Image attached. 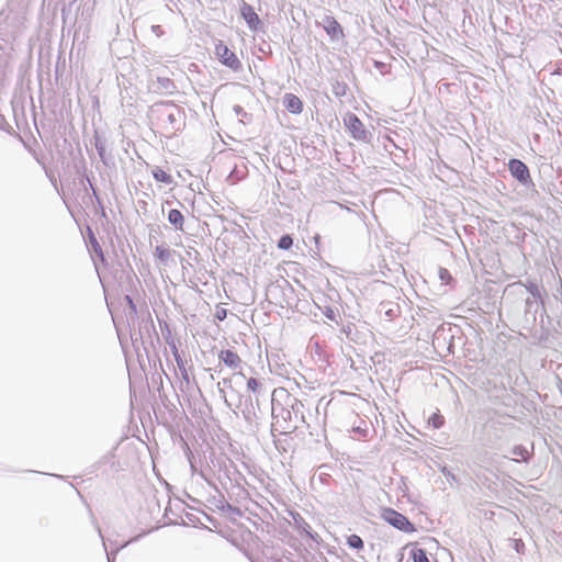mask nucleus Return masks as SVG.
I'll list each match as a JSON object with an SVG mask.
<instances>
[{"label":"nucleus","mask_w":562,"mask_h":562,"mask_svg":"<svg viewBox=\"0 0 562 562\" xmlns=\"http://www.w3.org/2000/svg\"><path fill=\"white\" fill-rule=\"evenodd\" d=\"M414 562H430L424 549L415 548L411 552Z\"/></svg>","instance_id":"12"},{"label":"nucleus","mask_w":562,"mask_h":562,"mask_svg":"<svg viewBox=\"0 0 562 562\" xmlns=\"http://www.w3.org/2000/svg\"><path fill=\"white\" fill-rule=\"evenodd\" d=\"M293 245V239L290 235H284L279 239L278 247L280 249H290Z\"/></svg>","instance_id":"14"},{"label":"nucleus","mask_w":562,"mask_h":562,"mask_svg":"<svg viewBox=\"0 0 562 562\" xmlns=\"http://www.w3.org/2000/svg\"><path fill=\"white\" fill-rule=\"evenodd\" d=\"M355 430L361 434L362 436H366L367 430H361L360 428H356Z\"/></svg>","instance_id":"19"},{"label":"nucleus","mask_w":562,"mask_h":562,"mask_svg":"<svg viewBox=\"0 0 562 562\" xmlns=\"http://www.w3.org/2000/svg\"><path fill=\"white\" fill-rule=\"evenodd\" d=\"M247 387L249 391L251 392H257L258 387H259V382L257 379L255 378H249L248 381H247Z\"/></svg>","instance_id":"16"},{"label":"nucleus","mask_w":562,"mask_h":562,"mask_svg":"<svg viewBox=\"0 0 562 562\" xmlns=\"http://www.w3.org/2000/svg\"><path fill=\"white\" fill-rule=\"evenodd\" d=\"M215 55L220 59V61L225 65L226 67L231 68L234 71H237L241 67V63L236 56V54L228 48V46L222 42L218 41L215 45Z\"/></svg>","instance_id":"2"},{"label":"nucleus","mask_w":562,"mask_h":562,"mask_svg":"<svg viewBox=\"0 0 562 562\" xmlns=\"http://www.w3.org/2000/svg\"><path fill=\"white\" fill-rule=\"evenodd\" d=\"M381 517L387 524L401 531L407 533H413L416 531L415 526L408 520V518L393 508H383L381 510Z\"/></svg>","instance_id":"1"},{"label":"nucleus","mask_w":562,"mask_h":562,"mask_svg":"<svg viewBox=\"0 0 562 562\" xmlns=\"http://www.w3.org/2000/svg\"><path fill=\"white\" fill-rule=\"evenodd\" d=\"M283 103L285 109L293 114H300L303 111L302 100L293 93H286Z\"/></svg>","instance_id":"7"},{"label":"nucleus","mask_w":562,"mask_h":562,"mask_svg":"<svg viewBox=\"0 0 562 562\" xmlns=\"http://www.w3.org/2000/svg\"><path fill=\"white\" fill-rule=\"evenodd\" d=\"M447 277H448L449 279H451V277H450V274H449L448 270H447V269H441V270H440V278H441V279H445V278H447Z\"/></svg>","instance_id":"17"},{"label":"nucleus","mask_w":562,"mask_h":562,"mask_svg":"<svg viewBox=\"0 0 562 562\" xmlns=\"http://www.w3.org/2000/svg\"><path fill=\"white\" fill-rule=\"evenodd\" d=\"M171 255H172V251L164 245L156 246L155 251H154L155 258L160 263H164V265L167 263L171 259Z\"/></svg>","instance_id":"9"},{"label":"nucleus","mask_w":562,"mask_h":562,"mask_svg":"<svg viewBox=\"0 0 562 562\" xmlns=\"http://www.w3.org/2000/svg\"><path fill=\"white\" fill-rule=\"evenodd\" d=\"M240 12L245 21L248 23V25L251 29H257V25L259 24V16L255 12L254 8L247 3H244V5L240 9Z\"/></svg>","instance_id":"8"},{"label":"nucleus","mask_w":562,"mask_h":562,"mask_svg":"<svg viewBox=\"0 0 562 562\" xmlns=\"http://www.w3.org/2000/svg\"><path fill=\"white\" fill-rule=\"evenodd\" d=\"M226 317V311L223 310L222 312L217 313V318L220 321H223Z\"/></svg>","instance_id":"18"},{"label":"nucleus","mask_w":562,"mask_h":562,"mask_svg":"<svg viewBox=\"0 0 562 562\" xmlns=\"http://www.w3.org/2000/svg\"><path fill=\"white\" fill-rule=\"evenodd\" d=\"M218 358L227 368L232 370L239 369L243 363L241 357L233 349L221 350Z\"/></svg>","instance_id":"5"},{"label":"nucleus","mask_w":562,"mask_h":562,"mask_svg":"<svg viewBox=\"0 0 562 562\" xmlns=\"http://www.w3.org/2000/svg\"><path fill=\"white\" fill-rule=\"evenodd\" d=\"M168 221L178 229H183L184 217L179 210H170L168 213Z\"/></svg>","instance_id":"10"},{"label":"nucleus","mask_w":562,"mask_h":562,"mask_svg":"<svg viewBox=\"0 0 562 562\" xmlns=\"http://www.w3.org/2000/svg\"><path fill=\"white\" fill-rule=\"evenodd\" d=\"M429 423H431V425L435 427V428H440L443 424H445V418L443 416L439 415V414H434L430 418H429Z\"/></svg>","instance_id":"15"},{"label":"nucleus","mask_w":562,"mask_h":562,"mask_svg":"<svg viewBox=\"0 0 562 562\" xmlns=\"http://www.w3.org/2000/svg\"><path fill=\"white\" fill-rule=\"evenodd\" d=\"M347 543L350 548L361 550L363 549L364 544L362 539L358 535H351L347 538Z\"/></svg>","instance_id":"13"},{"label":"nucleus","mask_w":562,"mask_h":562,"mask_svg":"<svg viewBox=\"0 0 562 562\" xmlns=\"http://www.w3.org/2000/svg\"><path fill=\"white\" fill-rule=\"evenodd\" d=\"M324 30L331 40H341L345 36L342 27L333 16L325 18Z\"/></svg>","instance_id":"6"},{"label":"nucleus","mask_w":562,"mask_h":562,"mask_svg":"<svg viewBox=\"0 0 562 562\" xmlns=\"http://www.w3.org/2000/svg\"><path fill=\"white\" fill-rule=\"evenodd\" d=\"M508 168L512 176L519 182L526 183L528 180H530L529 169L521 160L510 159L508 162Z\"/></svg>","instance_id":"4"},{"label":"nucleus","mask_w":562,"mask_h":562,"mask_svg":"<svg viewBox=\"0 0 562 562\" xmlns=\"http://www.w3.org/2000/svg\"><path fill=\"white\" fill-rule=\"evenodd\" d=\"M153 177L155 178L156 181L167 184H170L173 181L172 177L159 167H156L153 170Z\"/></svg>","instance_id":"11"},{"label":"nucleus","mask_w":562,"mask_h":562,"mask_svg":"<svg viewBox=\"0 0 562 562\" xmlns=\"http://www.w3.org/2000/svg\"><path fill=\"white\" fill-rule=\"evenodd\" d=\"M345 125L350 132L351 136L361 142H368L369 133L367 132L363 123L360 121V119L353 114L348 113L345 117Z\"/></svg>","instance_id":"3"}]
</instances>
